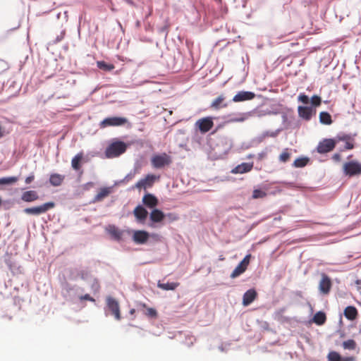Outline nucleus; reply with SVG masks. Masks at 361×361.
<instances>
[{
  "label": "nucleus",
  "mask_w": 361,
  "mask_h": 361,
  "mask_svg": "<svg viewBox=\"0 0 361 361\" xmlns=\"http://www.w3.org/2000/svg\"><path fill=\"white\" fill-rule=\"evenodd\" d=\"M127 149V145L121 141H116L110 144L105 150L107 158H114L123 154Z\"/></svg>",
  "instance_id": "nucleus-1"
},
{
  "label": "nucleus",
  "mask_w": 361,
  "mask_h": 361,
  "mask_svg": "<svg viewBox=\"0 0 361 361\" xmlns=\"http://www.w3.org/2000/svg\"><path fill=\"white\" fill-rule=\"evenodd\" d=\"M106 310L113 315L115 319L119 321L121 319L120 305L118 300L111 296H107L106 298Z\"/></svg>",
  "instance_id": "nucleus-2"
},
{
  "label": "nucleus",
  "mask_w": 361,
  "mask_h": 361,
  "mask_svg": "<svg viewBox=\"0 0 361 361\" xmlns=\"http://www.w3.org/2000/svg\"><path fill=\"white\" fill-rule=\"evenodd\" d=\"M171 158L166 153L155 154L151 159L152 166L155 169H161L171 164Z\"/></svg>",
  "instance_id": "nucleus-3"
},
{
  "label": "nucleus",
  "mask_w": 361,
  "mask_h": 361,
  "mask_svg": "<svg viewBox=\"0 0 361 361\" xmlns=\"http://www.w3.org/2000/svg\"><path fill=\"white\" fill-rule=\"evenodd\" d=\"M343 172L346 176H355L361 175V164L351 161L343 164Z\"/></svg>",
  "instance_id": "nucleus-4"
},
{
  "label": "nucleus",
  "mask_w": 361,
  "mask_h": 361,
  "mask_svg": "<svg viewBox=\"0 0 361 361\" xmlns=\"http://www.w3.org/2000/svg\"><path fill=\"white\" fill-rule=\"evenodd\" d=\"M54 202H49L37 207L25 208L24 209V212L27 214L39 215L47 212L48 210L54 208Z\"/></svg>",
  "instance_id": "nucleus-5"
},
{
  "label": "nucleus",
  "mask_w": 361,
  "mask_h": 361,
  "mask_svg": "<svg viewBox=\"0 0 361 361\" xmlns=\"http://www.w3.org/2000/svg\"><path fill=\"white\" fill-rule=\"evenodd\" d=\"M128 123V119L123 117H109L104 118L99 124L101 128L108 126H120Z\"/></svg>",
  "instance_id": "nucleus-6"
},
{
  "label": "nucleus",
  "mask_w": 361,
  "mask_h": 361,
  "mask_svg": "<svg viewBox=\"0 0 361 361\" xmlns=\"http://www.w3.org/2000/svg\"><path fill=\"white\" fill-rule=\"evenodd\" d=\"M332 288V281L331 278L326 274H321V279L319 283V290L323 295H328Z\"/></svg>",
  "instance_id": "nucleus-7"
},
{
  "label": "nucleus",
  "mask_w": 361,
  "mask_h": 361,
  "mask_svg": "<svg viewBox=\"0 0 361 361\" xmlns=\"http://www.w3.org/2000/svg\"><path fill=\"white\" fill-rule=\"evenodd\" d=\"M336 144L334 139H324L319 142L317 150L319 154H325L332 151L335 148Z\"/></svg>",
  "instance_id": "nucleus-8"
},
{
  "label": "nucleus",
  "mask_w": 361,
  "mask_h": 361,
  "mask_svg": "<svg viewBox=\"0 0 361 361\" xmlns=\"http://www.w3.org/2000/svg\"><path fill=\"white\" fill-rule=\"evenodd\" d=\"M195 126L198 128L202 133H206L214 126V123L211 117H205L199 119L195 123Z\"/></svg>",
  "instance_id": "nucleus-9"
},
{
  "label": "nucleus",
  "mask_w": 361,
  "mask_h": 361,
  "mask_svg": "<svg viewBox=\"0 0 361 361\" xmlns=\"http://www.w3.org/2000/svg\"><path fill=\"white\" fill-rule=\"evenodd\" d=\"M159 179V176L153 174H148L145 178L140 179L136 184L135 188L138 189L150 188L153 185L157 180Z\"/></svg>",
  "instance_id": "nucleus-10"
},
{
  "label": "nucleus",
  "mask_w": 361,
  "mask_h": 361,
  "mask_svg": "<svg viewBox=\"0 0 361 361\" xmlns=\"http://www.w3.org/2000/svg\"><path fill=\"white\" fill-rule=\"evenodd\" d=\"M149 235L145 231H135L133 235V240L137 244H145L147 242Z\"/></svg>",
  "instance_id": "nucleus-11"
},
{
  "label": "nucleus",
  "mask_w": 361,
  "mask_h": 361,
  "mask_svg": "<svg viewBox=\"0 0 361 361\" xmlns=\"http://www.w3.org/2000/svg\"><path fill=\"white\" fill-rule=\"evenodd\" d=\"M255 97V94L252 92L248 91H240L238 92L233 97V102H240L247 100H251L254 99Z\"/></svg>",
  "instance_id": "nucleus-12"
},
{
  "label": "nucleus",
  "mask_w": 361,
  "mask_h": 361,
  "mask_svg": "<svg viewBox=\"0 0 361 361\" xmlns=\"http://www.w3.org/2000/svg\"><path fill=\"white\" fill-rule=\"evenodd\" d=\"M225 100L226 97L224 94H221L212 101L210 107L215 110L226 108L228 106V103L226 102Z\"/></svg>",
  "instance_id": "nucleus-13"
},
{
  "label": "nucleus",
  "mask_w": 361,
  "mask_h": 361,
  "mask_svg": "<svg viewBox=\"0 0 361 361\" xmlns=\"http://www.w3.org/2000/svg\"><path fill=\"white\" fill-rule=\"evenodd\" d=\"M298 116L305 121H310L312 116V109L310 106H299Z\"/></svg>",
  "instance_id": "nucleus-14"
},
{
  "label": "nucleus",
  "mask_w": 361,
  "mask_h": 361,
  "mask_svg": "<svg viewBox=\"0 0 361 361\" xmlns=\"http://www.w3.org/2000/svg\"><path fill=\"white\" fill-rule=\"evenodd\" d=\"M257 293L255 289H250L247 290L243 298V304L244 306H247L251 304L257 298Z\"/></svg>",
  "instance_id": "nucleus-15"
},
{
  "label": "nucleus",
  "mask_w": 361,
  "mask_h": 361,
  "mask_svg": "<svg viewBox=\"0 0 361 361\" xmlns=\"http://www.w3.org/2000/svg\"><path fill=\"white\" fill-rule=\"evenodd\" d=\"M39 199V195L35 190H27L23 192L21 200L25 202H31Z\"/></svg>",
  "instance_id": "nucleus-16"
},
{
  "label": "nucleus",
  "mask_w": 361,
  "mask_h": 361,
  "mask_svg": "<svg viewBox=\"0 0 361 361\" xmlns=\"http://www.w3.org/2000/svg\"><path fill=\"white\" fill-rule=\"evenodd\" d=\"M253 164L250 163H242L238 165L232 169L231 173H244L250 171L252 169Z\"/></svg>",
  "instance_id": "nucleus-17"
},
{
  "label": "nucleus",
  "mask_w": 361,
  "mask_h": 361,
  "mask_svg": "<svg viewBox=\"0 0 361 361\" xmlns=\"http://www.w3.org/2000/svg\"><path fill=\"white\" fill-rule=\"evenodd\" d=\"M142 202L147 207L154 208L158 204V200L154 195L147 194L142 197Z\"/></svg>",
  "instance_id": "nucleus-18"
},
{
  "label": "nucleus",
  "mask_w": 361,
  "mask_h": 361,
  "mask_svg": "<svg viewBox=\"0 0 361 361\" xmlns=\"http://www.w3.org/2000/svg\"><path fill=\"white\" fill-rule=\"evenodd\" d=\"M133 214L137 221L143 222L147 217L148 212L143 207L138 205L135 208Z\"/></svg>",
  "instance_id": "nucleus-19"
},
{
  "label": "nucleus",
  "mask_w": 361,
  "mask_h": 361,
  "mask_svg": "<svg viewBox=\"0 0 361 361\" xmlns=\"http://www.w3.org/2000/svg\"><path fill=\"white\" fill-rule=\"evenodd\" d=\"M139 307L143 309V314L151 319H157L158 317L157 311L152 307H147L145 303L140 302Z\"/></svg>",
  "instance_id": "nucleus-20"
},
{
  "label": "nucleus",
  "mask_w": 361,
  "mask_h": 361,
  "mask_svg": "<svg viewBox=\"0 0 361 361\" xmlns=\"http://www.w3.org/2000/svg\"><path fill=\"white\" fill-rule=\"evenodd\" d=\"M65 179V176L59 173H51L49 177V183L54 187L60 186Z\"/></svg>",
  "instance_id": "nucleus-21"
},
{
  "label": "nucleus",
  "mask_w": 361,
  "mask_h": 361,
  "mask_svg": "<svg viewBox=\"0 0 361 361\" xmlns=\"http://www.w3.org/2000/svg\"><path fill=\"white\" fill-rule=\"evenodd\" d=\"M84 157V153L80 152L78 153L71 160V166L75 171H79L81 169V162Z\"/></svg>",
  "instance_id": "nucleus-22"
},
{
  "label": "nucleus",
  "mask_w": 361,
  "mask_h": 361,
  "mask_svg": "<svg viewBox=\"0 0 361 361\" xmlns=\"http://www.w3.org/2000/svg\"><path fill=\"white\" fill-rule=\"evenodd\" d=\"M164 214L159 209H154L150 213V219L154 223H159L164 219Z\"/></svg>",
  "instance_id": "nucleus-23"
},
{
  "label": "nucleus",
  "mask_w": 361,
  "mask_h": 361,
  "mask_svg": "<svg viewBox=\"0 0 361 361\" xmlns=\"http://www.w3.org/2000/svg\"><path fill=\"white\" fill-rule=\"evenodd\" d=\"M108 232L115 240H120L122 239L123 231L119 230L115 226H110Z\"/></svg>",
  "instance_id": "nucleus-24"
},
{
  "label": "nucleus",
  "mask_w": 361,
  "mask_h": 361,
  "mask_svg": "<svg viewBox=\"0 0 361 361\" xmlns=\"http://www.w3.org/2000/svg\"><path fill=\"white\" fill-rule=\"evenodd\" d=\"M111 193L110 188H101L98 193L95 195L93 202H97L102 201L104 198L106 197Z\"/></svg>",
  "instance_id": "nucleus-25"
},
{
  "label": "nucleus",
  "mask_w": 361,
  "mask_h": 361,
  "mask_svg": "<svg viewBox=\"0 0 361 361\" xmlns=\"http://www.w3.org/2000/svg\"><path fill=\"white\" fill-rule=\"evenodd\" d=\"M344 315L347 319L353 320L357 316V310L353 306H348L344 310Z\"/></svg>",
  "instance_id": "nucleus-26"
},
{
  "label": "nucleus",
  "mask_w": 361,
  "mask_h": 361,
  "mask_svg": "<svg viewBox=\"0 0 361 361\" xmlns=\"http://www.w3.org/2000/svg\"><path fill=\"white\" fill-rule=\"evenodd\" d=\"M180 285L178 282H167V283H161L159 282L157 286L164 290H174L177 287Z\"/></svg>",
  "instance_id": "nucleus-27"
},
{
  "label": "nucleus",
  "mask_w": 361,
  "mask_h": 361,
  "mask_svg": "<svg viewBox=\"0 0 361 361\" xmlns=\"http://www.w3.org/2000/svg\"><path fill=\"white\" fill-rule=\"evenodd\" d=\"M326 317L324 312H318L313 317V322L317 325H322L325 323Z\"/></svg>",
  "instance_id": "nucleus-28"
},
{
  "label": "nucleus",
  "mask_w": 361,
  "mask_h": 361,
  "mask_svg": "<svg viewBox=\"0 0 361 361\" xmlns=\"http://www.w3.org/2000/svg\"><path fill=\"white\" fill-rule=\"evenodd\" d=\"M319 121L325 125H331L332 123L331 116L326 111L319 114Z\"/></svg>",
  "instance_id": "nucleus-29"
},
{
  "label": "nucleus",
  "mask_w": 361,
  "mask_h": 361,
  "mask_svg": "<svg viewBox=\"0 0 361 361\" xmlns=\"http://www.w3.org/2000/svg\"><path fill=\"white\" fill-rule=\"evenodd\" d=\"M310 159L307 157H299L297 158L293 163V166L295 168H302L305 166Z\"/></svg>",
  "instance_id": "nucleus-30"
},
{
  "label": "nucleus",
  "mask_w": 361,
  "mask_h": 361,
  "mask_svg": "<svg viewBox=\"0 0 361 361\" xmlns=\"http://www.w3.org/2000/svg\"><path fill=\"white\" fill-rule=\"evenodd\" d=\"M246 269V267H244L242 264L239 263L238 265L235 268V269L231 273V278L235 279L239 276L240 274L244 273Z\"/></svg>",
  "instance_id": "nucleus-31"
},
{
  "label": "nucleus",
  "mask_w": 361,
  "mask_h": 361,
  "mask_svg": "<svg viewBox=\"0 0 361 361\" xmlns=\"http://www.w3.org/2000/svg\"><path fill=\"white\" fill-rule=\"evenodd\" d=\"M97 67L105 71H111L114 69V66L111 63H106L105 61H97Z\"/></svg>",
  "instance_id": "nucleus-32"
},
{
  "label": "nucleus",
  "mask_w": 361,
  "mask_h": 361,
  "mask_svg": "<svg viewBox=\"0 0 361 361\" xmlns=\"http://www.w3.org/2000/svg\"><path fill=\"white\" fill-rule=\"evenodd\" d=\"M291 154L288 148H286L283 150L281 154L279 157V159L281 162L286 163L290 158Z\"/></svg>",
  "instance_id": "nucleus-33"
},
{
  "label": "nucleus",
  "mask_w": 361,
  "mask_h": 361,
  "mask_svg": "<svg viewBox=\"0 0 361 361\" xmlns=\"http://www.w3.org/2000/svg\"><path fill=\"white\" fill-rule=\"evenodd\" d=\"M344 349L347 350H355L357 344L355 341L353 339H348L345 341H344L342 344Z\"/></svg>",
  "instance_id": "nucleus-34"
},
{
  "label": "nucleus",
  "mask_w": 361,
  "mask_h": 361,
  "mask_svg": "<svg viewBox=\"0 0 361 361\" xmlns=\"http://www.w3.org/2000/svg\"><path fill=\"white\" fill-rule=\"evenodd\" d=\"M18 180L16 176L5 177L0 178V184H13Z\"/></svg>",
  "instance_id": "nucleus-35"
},
{
  "label": "nucleus",
  "mask_w": 361,
  "mask_h": 361,
  "mask_svg": "<svg viewBox=\"0 0 361 361\" xmlns=\"http://www.w3.org/2000/svg\"><path fill=\"white\" fill-rule=\"evenodd\" d=\"M267 196V192L260 189H255L252 192V198L259 199L264 198Z\"/></svg>",
  "instance_id": "nucleus-36"
},
{
  "label": "nucleus",
  "mask_w": 361,
  "mask_h": 361,
  "mask_svg": "<svg viewBox=\"0 0 361 361\" xmlns=\"http://www.w3.org/2000/svg\"><path fill=\"white\" fill-rule=\"evenodd\" d=\"M328 361H341V356L336 351L330 352L327 355Z\"/></svg>",
  "instance_id": "nucleus-37"
},
{
  "label": "nucleus",
  "mask_w": 361,
  "mask_h": 361,
  "mask_svg": "<svg viewBox=\"0 0 361 361\" xmlns=\"http://www.w3.org/2000/svg\"><path fill=\"white\" fill-rule=\"evenodd\" d=\"M311 102L313 106H318L321 104L322 100L320 97L317 95H314L311 98Z\"/></svg>",
  "instance_id": "nucleus-38"
},
{
  "label": "nucleus",
  "mask_w": 361,
  "mask_h": 361,
  "mask_svg": "<svg viewBox=\"0 0 361 361\" xmlns=\"http://www.w3.org/2000/svg\"><path fill=\"white\" fill-rule=\"evenodd\" d=\"M298 101L305 104H307L310 102V99L308 96L302 93L298 96Z\"/></svg>",
  "instance_id": "nucleus-39"
},
{
  "label": "nucleus",
  "mask_w": 361,
  "mask_h": 361,
  "mask_svg": "<svg viewBox=\"0 0 361 361\" xmlns=\"http://www.w3.org/2000/svg\"><path fill=\"white\" fill-rule=\"evenodd\" d=\"M250 257H251V255H246L243 258V259L240 262V264H242L244 267H246V269H247V266L249 265V263H250Z\"/></svg>",
  "instance_id": "nucleus-40"
},
{
  "label": "nucleus",
  "mask_w": 361,
  "mask_h": 361,
  "mask_svg": "<svg viewBox=\"0 0 361 361\" xmlns=\"http://www.w3.org/2000/svg\"><path fill=\"white\" fill-rule=\"evenodd\" d=\"M354 148L353 139L345 141V149H352Z\"/></svg>",
  "instance_id": "nucleus-41"
},
{
  "label": "nucleus",
  "mask_w": 361,
  "mask_h": 361,
  "mask_svg": "<svg viewBox=\"0 0 361 361\" xmlns=\"http://www.w3.org/2000/svg\"><path fill=\"white\" fill-rule=\"evenodd\" d=\"M80 300H89V301H92V302H94V299L93 298H92L89 294H85L84 295H81L80 297Z\"/></svg>",
  "instance_id": "nucleus-42"
},
{
  "label": "nucleus",
  "mask_w": 361,
  "mask_h": 361,
  "mask_svg": "<svg viewBox=\"0 0 361 361\" xmlns=\"http://www.w3.org/2000/svg\"><path fill=\"white\" fill-rule=\"evenodd\" d=\"M245 120V117L241 115L239 117L231 118L229 122H243Z\"/></svg>",
  "instance_id": "nucleus-43"
},
{
  "label": "nucleus",
  "mask_w": 361,
  "mask_h": 361,
  "mask_svg": "<svg viewBox=\"0 0 361 361\" xmlns=\"http://www.w3.org/2000/svg\"><path fill=\"white\" fill-rule=\"evenodd\" d=\"M35 179V175L33 173H30L25 180L26 184L31 183Z\"/></svg>",
  "instance_id": "nucleus-44"
},
{
  "label": "nucleus",
  "mask_w": 361,
  "mask_h": 361,
  "mask_svg": "<svg viewBox=\"0 0 361 361\" xmlns=\"http://www.w3.org/2000/svg\"><path fill=\"white\" fill-rule=\"evenodd\" d=\"M351 137L349 135H343L342 136H338V140L341 141H348L351 140Z\"/></svg>",
  "instance_id": "nucleus-45"
},
{
  "label": "nucleus",
  "mask_w": 361,
  "mask_h": 361,
  "mask_svg": "<svg viewBox=\"0 0 361 361\" xmlns=\"http://www.w3.org/2000/svg\"><path fill=\"white\" fill-rule=\"evenodd\" d=\"M356 358L354 356L342 357L341 361H355Z\"/></svg>",
  "instance_id": "nucleus-46"
},
{
  "label": "nucleus",
  "mask_w": 361,
  "mask_h": 361,
  "mask_svg": "<svg viewBox=\"0 0 361 361\" xmlns=\"http://www.w3.org/2000/svg\"><path fill=\"white\" fill-rule=\"evenodd\" d=\"M332 159H333L335 161L338 162V161H341V157L340 154L336 153V154H334L333 155Z\"/></svg>",
  "instance_id": "nucleus-47"
},
{
  "label": "nucleus",
  "mask_w": 361,
  "mask_h": 361,
  "mask_svg": "<svg viewBox=\"0 0 361 361\" xmlns=\"http://www.w3.org/2000/svg\"><path fill=\"white\" fill-rule=\"evenodd\" d=\"M168 216L170 218H171L173 220H177L178 219V217L176 216H175L174 214H169Z\"/></svg>",
  "instance_id": "nucleus-48"
},
{
  "label": "nucleus",
  "mask_w": 361,
  "mask_h": 361,
  "mask_svg": "<svg viewBox=\"0 0 361 361\" xmlns=\"http://www.w3.org/2000/svg\"><path fill=\"white\" fill-rule=\"evenodd\" d=\"M130 312V314H132V315H133V314H135V309H131V310H130V312Z\"/></svg>",
  "instance_id": "nucleus-49"
}]
</instances>
